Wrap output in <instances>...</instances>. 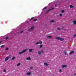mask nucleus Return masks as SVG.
<instances>
[{"mask_svg": "<svg viewBox=\"0 0 76 76\" xmlns=\"http://www.w3.org/2000/svg\"><path fill=\"white\" fill-rule=\"evenodd\" d=\"M31 74V72H28L27 73V75H30Z\"/></svg>", "mask_w": 76, "mask_h": 76, "instance_id": "obj_11", "label": "nucleus"}, {"mask_svg": "<svg viewBox=\"0 0 76 76\" xmlns=\"http://www.w3.org/2000/svg\"><path fill=\"white\" fill-rule=\"evenodd\" d=\"M65 54H66V55H67V53H66V52H64Z\"/></svg>", "mask_w": 76, "mask_h": 76, "instance_id": "obj_32", "label": "nucleus"}, {"mask_svg": "<svg viewBox=\"0 0 76 76\" xmlns=\"http://www.w3.org/2000/svg\"><path fill=\"white\" fill-rule=\"evenodd\" d=\"M27 51V49H25L23 50L22 52H20L18 53L19 54H22V53H25L26 51Z\"/></svg>", "mask_w": 76, "mask_h": 76, "instance_id": "obj_1", "label": "nucleus"}, {"mask_svg": "<svg viewBox=\"0 0 76 76\" xmlns=\"http://www.w3.org/2000/svg\"><path fill=\"white\" fill-rule=\"evenodd\" d=\"M37 20V19H35L33 21L34 22H35V21H36Z\"/></svg>", "mask_w": 76, "mask_h": 76, "instance_id": "obj_21", "label": "nucleus"}, {"mask_svg": "<svg viewBox=\"0 0 76 76\" xmlns=\"http://www.w3.org/2000/svg\"><path fill=\"white\" fill-rule=\"evenodd\" d=\"M70 8H72V7H73L72 5H71L70 6Z\"/></svg>", "mask_w": 76, "mask_h": 76, "instance_id": "obj_13", "label": "nucleus"}, {"mask_svg": "<svg viewBox=\"0 0 76 76\" xmlns=\"http://www.w3.org/2000/svg\"><path fill=\"white\" fill-rule=\"evenodd\" d=\"M61 72H62L61 71V69H60L59 70V72H60V73H61Z\"/></svg>", "mask_w": 76, "mask_h": 76, "instance_id": "obj_28", "label": "nucleus"}, {"mask_svg": "<svg viewBox=\"0 0 76 76\" xmlns=\"http://www.w3.org/2000/svg\"><path fill=\"white\" fill-rule=\"evenodd\" d=\"M47 9V7H45L43 8V10H44V9Z\"/></svg>", "mask_w": 76, "mask_h": 76, "instance_id": "obj_23", "label": "nucleus"}, {"mask_svg": "<svg viewBox=\"0 0 76 76\" xmlns=\"http://www.w3.org/2000/svg\"><path fill=\"white\" fill-rule=\"evenodd\" d=\"M74 53V51H71L69 53V54H70V55H71V54H73V53Z\"/></svg>", "mask_w": 76, "mask_h": 76, "instance_id": "obj_6", "label": "nucleus"}, {"mask_svg": "<svg viewBox=\"0 0 76 76\" xmlns=\"http://www.w3.org/2000/svg\"><path fill=\"white\" fill-rule=\"evenodd\" d=\"M34 28V27H32L31 28V29H33Z\"/></svg>", "mask_w": 76, "mask_h": 76, "instance_id": "obj_24", "label": "nucleus"}, {"mask_svg": "<svg viewBox=\"0 0 76 76\" xmlns=\"http://www.w3.org/2000/svg\"><path fill=\"white\" fill-rule=\"evenodd\" d=\"M43 47L42 45H40V48H42Z\"/></svg>", "mask_w": 76, "mask_h": 76, "instance_id": "obj_17", "label": "nucleus"}, {"mask_svg": "<svg viewBox=\"0 0 76 76\" xmlns=\"http://www.w3.org/2000/svg\"><path fill=\"white\" fill-rule=\"evenodd\" d=\"M59 16H62V14H60Z\"/></svg>", "mask_w": 76, "mask_h": 76, "instance_id": "obj_31", "label": "nucleus"}, {"mask_svg": "<svg viewBox=\"0 0 76 76\" xmlns=\"http://www.w3.org/2000/svg\"><path fill=\"white\" fill-rule=\"evenodd\" d=\"M26 60H31V58L28 57L26 59Z\"/></svg>", "mask_w": 76, "mask_h": 76, "instance_id": "obj_9", "label": "nucleus"}, {"mask_svg": "<svg viewBox=\"0 0 76 76\" xmlns=\"http://www.w3.org/2000/svg\"><path fill=\"white\" fill-rule=\"evenodd\" d=\"M50 22L52 23V22H54V20H51L50 21Z\"/></svg>", "mask_w": 76, "mask_h": 76, "instance_id": "obj_14", "label": "nucleus"}, {"mask_svg": "<svg viewBox=\"0 0 76 76\" xmlns=\"http://www.w3.org/2000/svg\"><path fill=\"white\" fill-rule=\"evenodd\" d=\"M15 57H13V58H12V60H14V59H15Z\"/></svg>", "mask_w": 76, "mask_h": 76, "instance_id": "obj_27", "label": "nucleus"}, {"mask_svg": "<svg viewBox=\"0 0 76 76\" xmlns=\"http://www.w3.org/2000/svg\"><path fill=\"white\" fill-rule=\"evenodd\" d=\"M44 65H46V66H48V65L47 63H44Z\"/></svg>", "mask_w": 76, "mask_h": 76, "instance_id": "obj_10", "label": "nucleus"}, {"mask_svg": "<svg viewBox=\"0 0 76 76\" xmlns=\"http://www.w3.org/2000/svg\"><path fill=\"white\" fill-rule=\"evenodd\" d=\"M46 37H47V38H52V36H46Z\"/></svg>", "mask_w": 76, "mask_h": 76, "instance_id": "obj_5", "label": "nucleus"}, {"mask_svg": "<svg viewBox=\"0 0 76 76\" xmlns=\"http://www.w3.org/2000/svg\"><path fill=\"white\" fill-rule=\"evenodd\" d=\"M20 65V63H19L17 64L18 66H19Z\"/></svg>", "mask_w": 76, "mask_h": 76, "instance_id": "obj_16", "label": "nucleus"}, {"mask_svg": "<svg viewBox=\"0 0 76 76\" xmlns=\"http://www.w3.org/2000/svg\"><path fill=\"white\" fill-rule=\"evenodd\" d=\"M60 28H58V30H60Z\"/></svg>", "mask_w": 76, "mask_h": 76, "instance_id": "obj_35", "label": "nucleus"}, {"mask_svg": "<svg viewBox=\"0 0 76 76\" xmlns=\"http://www.w3.org/2000/svg\"><path fill=\"white\" fill-rule=\"evenodd\" d=\"M9 50V48H6L5 49V50Z\"/></svg>", "mask_w": 76, "mask_h": 76, "instance_id": "obj_25", "label": "nucleus"}, {"mask_svg": "<svg viewBox=\"0 0 76 76\" xmlns=\"http://www.w3.org/2000/svg\"><path fill=\"white\" fill-rule=\"evenodd\" d=\"M34 19V17H32L30 19V20H32V19Z\"/></svg>", "mask_w": 76, "mask_h": 76, "instance_id": "obj_29", "label": "nucleus"}, {"mask_svg": "<svg viewBox=\"0 0 76 76\" xmlns=\"http://www.w3.org/2000/svg\"><path fill=\"white\" fill-rule=\"evenodd\" d=\"M3 47H4V45H2L0 47L1 48H3Z\"/></svg>", "mask_w": 76, "mask_h": 76, "instance_id": "obj_22", "label": "nucleus"}, {"mask_svg": "<svg viewBox=\"0 0 76 76\" xmlns=\"http://www.w3.org/2000/svg\"><path fill=\"white\" fill-rule=\"evenodd\" d=\"M23 32V31H22L21 32V33H22Z\"/></svg>", "mask_w": 76, "mask_h": 76, "instance_id": "obj_36", "label": "nucleus"}, {"mask_svg": "<svg viewBox=\"0 0 76 76\" xmlns=\"http://www.w3.org/2000/svg\"><path fill=\"white\" fill-rule=\"evenodd\" d=\"M39 44V42H37L36 43V45H38V44Z\"/></svg>", "mask_w": 76, "mask_h": 76, "instance_id": "obj_19", "label": "nucleus"}, {"mask_svg": "<svg viewBox=\"0 0 76 76\" xmlns=\"http://www.w3.org/2000/svg\"><path fill=\"white\" fill-rule=\"evenodd\" d=\"M74 75H76V73H75L74 74Z\"/></svg>", "mask_w": 76, "mask_h": 76, "instance_id": "obj_39", "label": "nucleus"}, {"mask_svg": "<svg viewBox=\"0 0 76 76\" xmlns=\"http://www.w3.org/2000/svg\"><path fill=\"white\" fill-rule=\"evenodd\" d=\"M41 53H42V52L40 51H39L38 52V54H39V55H41Z\"/></svg>", "mask_w": 76, "mask_h": 76, "instance_id": "obj_7", "label": "nucleus"}, {"mask_svg": "<svg viewBox=\"0 0 76 76\" xmlns=\"http://www.w3.org/2000/svg\"><path fill=\"white\" fill-rule=\"evenodd\" d=\"M32 67H30V69H32Z\"/></svg>", "mask_w": 76, "mask_h": 76, "instance_id": "obj_38", "label": "nucleus"}, {"mask_svg": "<svg viewBox=\"0 0 76 76\" xmlns=\"http://www.w3.org/2000/svg\"><path fill=\"white\" fill-rule=\"evenodd\" d=\"M32 49H29V52H32Z\"/></svg>", "mask_w": 76, "mask_h": 76, "instance_id": "obj_15", "label": "nucleus"}, {"mask_svg": "<svg viewBox=\"0 0 76 76\" xmlns=\"http://www.w3.org/2000/svg\"><path fill=\"white\" fill-rule=\"evenodd\" d=\"M64 12V10H62L61 11V13H63V12Z\"/></svg>", "mask_w": 76, "mask_h": 76, "instance_id": "obj_26", "label": "nucleus"}, {"mask_svg": "<svg viewBox=\"0 0 76 76\" xmlns=\"http://www.w3.org/2000/svg\"><path fill=\"white\" fill-rule=\"evenodd\" d=\"M62 68H64V67H67V65H63L61 66Z\"/></svg>", "mask_w": 76, "mask_h": 76, "instance_id": "obj_4", "label": "nucleus"}, {"mask_svg": "<svg viewBox=\"0 0 76 76\" xmlns=\"http://www.w3.org/2000/svg\"><path fill=\"white\" fill-rule=\"evenodd\" d=\"M55 6H57V5H55Z\"/></svg>", "mask_w": 76, "mask_h": 76, "instance_id": "obj_40", "label": "nucleus"}, {"mask_svg": "<svg viewBox=\"0 0 76 76\" xmlns=\"http://www.w3.org/2000/svg\"><path fill=\"white\" fill-rule=\"evenodd\" d=\"M1 42H1V41H0V43H1Z\"/></svg>", "mask_w": 76, "mask_h": 76, "instance_id": "obj_37", "label": "nucleus"}, {"mask_svg": "<svg viewBox=\"0 0 76 76\" xmlns=\"http://www.w3.org/2000/svg\"><path fill=\"white\" fill-rule=\"evenodd\" d=\"M8 38H9V37H7L5 39L7 40V39H8Z\"/></svg>", "mask_w": 76, "mask_h": 76, "instance_id": "obj_18", "label": "nucleus"}, {"mask_svg": "<svg viewBox=\"0 0 76 76\" xmlns=\"http://www.w3.org/2000/svg\"><path fill=\"white\" fill-rule=\"evenodd\" d=\"M9 60V57H7L5 59V61H7Z\"/></svg>", "mask_w": 76, "mask_h": 76, "instance_id": "obj_8", "label": "nucleus"}, {"mask_svg": "<svg viewBox=\"0 0 76 76\" xmlns=\"http://www.w3.org/2000/svg\"><path fill=\"white\" fill-rule=\"evenodd\" d=\"M76 36V34H75L74 35V37H75Z\"/></svg>", "mask_w": 76, "mask_h": 76, "instance_id": "obj_30", "label": "nucleus"}, {"mask_svg": "<svg viewBox=\"0 0 76 76\" xmlns=\"http://www.w3.org/2000/svg\"><path fill=\"white\" fill-rule=\"evenodd\" d=\"M73 23L74 25H76V20L74 21Z\"/></svg>", "mask_w": 76, "mask_h": 76, "instance_id": "obj_12", "label": "nucleus"}, {"mask_svg": "<svg viewBox=\"0 0 76 76\" xmlns=\"http://www.w3.org/2000/svg\"><path fill=\"white\" fill-rule=\"evenodd\" d=\"M6 69H4V72H6Z\"/></svg>", "mask_w": 76, "mask_h": 76, "instance_id": "obj_33", "label": "nucleus"}, {"mask_svg": "<svg viewBox=\"0 0 76 76\" xmlns=\"http://www.w3.org/2000/svg\"><path fill=\"white\" fill-rule=\"evenodd\" d=\"M56 39H58V40H60V41H64V39L60 38L59 37L56 38Z\"/></svg>", "mask_w": 76, "mask_h": 76, "instance_id": "obj_2", "label": "nucleus"}, {"mask_svg": "<svg viewBox=\"0 0 76 76\" xmlns=\"http://www.w3.org/2000/svg\"><path fill=\"white\" fill-rule=\"evenodd\" d=\"M42 53H44V51L42 50Z\"/></svg>", "mask_w": 76, "mask_h": 76, "instance_id": "obj_34", "label": "nucleus"}, {"mask_svg": "<svg viewBox=\"0 0 76 76\" xmlns=\"http://www.w3.org/2000/svg\"><path fill=\"white\" fill-rule=\"evenodd\" d=\"M42 41H40V42L39 43V44H42Z\"/></svg>", "mask_w": 76, "mask_h": 76, "instance_id": "obj_20", "label": "nucleus"}, {"mask_svg": "<svg viewBox=\"0 0 76 76\" xmlns=\"http://www.w3.org/2000/svg\"><path fill=\"white\" fill-rule=\"evenodd\" d=\"M53 9H54V8H52L51 9H50L49 10H48V11L46 12V13H48L50 10H53Z\"/></svg>", "mask_w": 76, "mask_h": 76, "instance_id": "obj_3", "label": "nucleus"}]
</instances>
